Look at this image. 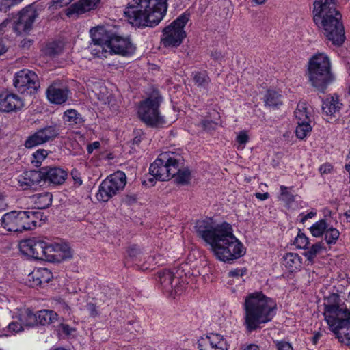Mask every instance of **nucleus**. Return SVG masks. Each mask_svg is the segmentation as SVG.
Masks as SVG:
<instances>
[{
    "label": "nucleus",
    "instance_id": "59",
    "mask_svg": "<svg viewBox=\"0 0 350 350\" xmlns=\"http://www.w3.org/2000/svg\"><path fill=\"white\" fill-rule=\"evenodd\" d=\"M243 350H260V349L257 345L251 344V345L247 346Z\"/></svg>",
    "mask_w": 350,
    "mask_h": 350
},
{
    "label": "nucleus",
    "instance_id": "6",
    "mask_svg": "<svg viewBox=\"0 0 350 350\" xmlns=\"http://www.w3.org/2000/svg\"><path fill=\"white\" fill-rule=\"evenodd\" d=\"M324 305L327 324L341 342L350 345V310L343 304H330L329 299Z\"/></svg>",
    "mask_w": 350,
    "mask_h": 350
},
{
    "label": "nucleus",
    "instance_id": "15",
    "mask_svg": "<svg viewBox=\"0 0 350 350\" xmlns=\"http://www.w3.org/2000/svg\"><path fill=\"white\" fill-rule=\"evenodd\" d=\"M38 13L32 6H27L22 9L14 19L13 30L17 35L28 33L33 27V25Z\"/></svg>",
    "mask_w": 350,
    "mask_h": 350
},
{
    "label": "nucleus",
    "instance_id": "30",
    "mask_svg": "<svg viewBox=\"0 0 350 350\" xmlns=\"http://www.w3.org/2000/svg\"><path fill=\"white\" fill-rule=\"evenodd\" d=\"M91 42H109L111 36L103 26L92 27L90 30Z\"/></svg>",
    "mask_w": 350,
    "mask_h": 350
},
{
    "label": "nucleus",
    "instance_id": "55",
    "mask_svg": "<svg viewBox=\"0 0 350 350\" xmlns=\"http://www.w3.org/2000/svg\"><path fill=\"white\" fill-rule=\"evenodd\" d=\"M332 167L330 164H323L320 166L319 171L321 174H327L330 172Z\"/></svg>",
    "mask_w": 350,
    "mask_h": 350
},
{
    "label": "nucleus",
    "instance_id": "21",
    "mask_svg": "<svg viewBox=\"0 0 350 350\" xmlns=\"http://www.w3.org/2000/svg\"><path fill=\"white\" fill-rule=\"evenodd\" d=\"M46 96L49 102L60 105L65 103L68 96V89L59 81H54L46 90Z\"/></svg>",
    "mask_w": 350,
    "mask_h": 350
},
{
    "label": "nucleus",
    "instance_id": "57",
    "mask_svg": "<svg viewBox=\"0 0 350 350\" xmlns=\"http://www.w3.org/2000/svg\"><path fill=\"white\" fill-rule=\"evenodd\" d=\"M7 208V203L5 201L4 196L0 193V211H4Z\"/></svg>",
    "mask_w": 350,
    "mask_h": 350
},
{
    "label": "nucleus",
    "instance_id": "49",
    "mask_svg": "<svg viewBox=\"0 0 350 350\" xmlns=\"http://www.w3.org/2000/svg\"><path fill=\"white\" fill-rule=\"evenodd\" d=\"M23 0H1L0 10L6 12L10 7L18 4Z\"/></svg>",
    "mask_w": 350,
    "mask_h": 350
},
{
    "label": "nucleus",
    "instance_id": "19",
    "mask_svg": "<svg viewBox=\"0 0 350 350\" xmlns=\"http://www.w3.org/2000/svg\"><path fill=\"white\" fill-rule=\"evenodd\" d=\"M58 134V129L55 126H48L38 130L33 134L29 136L24 145L27 148H32L36 146L53 140Z\"/></svg>",
    "mask_w": 350,
    "mask_h": 350
},
{
    "label": "nucleus",
    "instance_id": "1",
    "mask_svg": "<svg viewBox=\"0 0 350 350\" xmlns=\"http://www.w3.org/2000/svg\"><path fill=\"white\" fill-rule=\"evenodd\" d=\"M195 228L219 260L228 262L244 255L245 247L234 235L230 224L224 222L214 226L211 221L200 220L196 222Z\"/></svg>",
    "mask_w": 350,
    "mask_h": 350
},
{
    "label": "nucleus",
    "instance_id": "24",
    "mask_svg": "<svg viewBox=\"0 0 350 350\" xmlns=\"http://www.w3.org/2000/svg\"><path fill=\"white\" fill-rule=\"evenodd\" d=\"M100 0H79L66 9V15L69 17L74 14L80 15L97 7Z\"/></svg>",
    "mask_w": 350,
    "mask_h": 350
},
{
    "label": "nucleus",
    "instance_id": "4",
    "mask_svg": "<svg viewBox=\"0 0 350 350\" xmlns=\"http://www.w3.org/2000/svg\"><path fill=\"white\" fill-rule=\"evenodd\" d=\"M276 303L260 292L248 294L243 303V319L246 329L252 332L260 325L271 321L275 314Z\"/></svg>",
    "mask_w": 350,
    "mask_h": 350
},
{
    "label": "nucleus",
    "instance_id": "7",
    "mask_svg": "<svg viewBox=\"0 0 350 350\" xmlns=\"http://www.w3.org/2000/svg\"><path fill=\"white\" fill-rule=\"evenodd\" d=\"M324 305L327 324L341 342L350 345V310L343 304H330L329 299Z\"/></svg>",
    "mask_w": 350,
    "mask_h": 350
},
{
    "label": "nucleus",
    "instance_id": "28",
    "mask_svg": "<svg viewBox=\"0 0 350 350\" xmlns=\"http://www.w3.org/2000/svg\"><path fill=\"white\" fill-rule=\"evenodd\" d=\"M88 49L92 55L98 58H107L111 55L109 42H90Z\"/></svg>",
    "mask_w": 350,
    "mask_h": 350
},
{
    "label": "nucleus",
    "instance_id": "17",
    "mask_svg": "<svg viewBox=\"0 0 350 350\" xmlns=\"http://www.w3.org/2000/svg\"><path fill=\"white\" fill-rule=\"evenodd\" d=\"M47 242L38 238H31L21 241L19 243L21 252L35 259L44 260L45 248Z\"/></svg>",
    "mask_w": 350,
    "mask_h": 350
},
{
    "label": "nucleus",
    "instance_id": "62",
    "mask_svg": "<svg viewBox=\"0 0 350 350\" xmlns=\"http://www.w3.org/2000/svg\"><path fill=\"white\" fill-rule=\"evenodd\" d=\"M62 329L63 331L66 333L67 334H69L70 332V328H69V326L68 325H62Z\"/></svg>",
    "mask_w": 350,
    "mask_h": 350
},
{
    "label": "nucleus",
    "instance_id": "60",
    "mask_svg": "<svg viewBox=\"0 0 350 350\" xmlns=\"http://www.w3.org/2000/svg\"><path fill=\"white\" fill-rule=\"evenodd\" d=\"M7 51V49L5 48V45L3 44V42L1 40H0V56L5 53Z\"/></svg>",
    "mask_w": 350,
    "mask_h": 350
},
{
    "label": "nucleus",
    "instance_id": "34",
    "mask_svg": "<svg viewBox=\"0 0 350 350\" xmlns=\"http://www.w3.org/2000/svg\"><path fill=\"white\" fill-rule=\"evenodd\" d=\"M31 199L36 208L44 209L51 204L53 197L50 193L45 192L33 195Z\"/></svg>",
    "mask_w": 350,
    "mask_h": 350
},
{
    "label": "nucleus",
    "instance_id": "64",
    "mask_svg": "<svg viewBox=\"0 0 350 350\" xmlns=\"http://www.w3.org/2000/svg\"><path fill=\"white\" fill-rule=\"evenodd\" d=\"M267 0H252V2H254V3L257 4V5H261V4H263L264 3H265Z\"/></svg>",
    "mask_w": 350,
    "mask_h": 350
},
{
    "label": "nucleus",
    "instance_id": "16",
    "mask_svg": "<svg viewBox=\"0 0 350 350\" xmlns=\"http://www.w3.org/2000/svg\"><path fill=\"white\" fill-rule=\"evenodd\" d=\"M44 260L52 262H60L70 259L72 252L68 244L64 242L47 243L45 248Z\"/></svg>",
    "mask_w": 350,
    "mask_h": 350
},
{
    "label": "nucleus",
    "instance_id": "14",
    "mask_svg": "<svg viewBox=\"0 0 350 350\" xmlns=\"http://www.w3.org/2000/svg\"><path fill=\"white\" fill-rule=\"evenodd\" d=\"M13 83L21 94H34L39 87L37 75L27 69L21 70L15 74Z\"/></svg>",
    "mask_w": 350,
    "mask_h": 350
},
{
    "label": "nucleus",
    "instance_id": "33",
    "mask_svg": "<svg viewBox=\"0 0 350 350\" xmlns=\"http://www.w3.org/2000/svg\"><path fill=\"white\" fill-rule=\"evenodd\" d=\"M192 79L195 85L206 93L208 92V88L211 83V79L205 71H196L192 73Z\"/></svg>",
    "mask_w": 350,
    "mask_h": 350
},
{
    "label": "nucleus",
    "instance_id": "36",
    "mask_svg": "<svg viewBox=\"0 0 350 350\" xmlns=\"http://www.w3.org/2000/svg\"><path fill=\"white\" fill-rule=\"evenodd\" d=\"M145 258V256H142L141 251L138 247L132 246L128 250L126 263L129 264L131 262L137 267H139L140 262Z\"/></svg>",
    "mask_w": 350,
    "mask_h": 350
},
{
    "label": "nucleus",
    "instance_id": "51",
    "mask_svg": "<svg viewBox=\"0 0 350 350\" xmlns=\"http://www.w3.org/2000/svg\"><path fill=\"white\" fill-rule=\"evenodd\" d=\"M201 124L204 130L211 131L215 129L217 122L206 119L201 122Z\"/></svg>",
    "mask_w": 350,
    "mask_h": 350
},
{
    "label": "nucleus",
    "instance_id": "22",
    "mask_svg": "<svg viewBox=\"0 0 350 350\" xmlns=\"http://www.w3.org/2000/svg\"><path fill=\"white\" fill-rule=\"evenodd\" d=\"M23 106L21 98L14 94H0V111L10 112L21 109Z\"/></svg>",
    "mask_w": 350,
    "mask_h": 350
},
{
    "label": "nucleus",
    "instance_id": "45",
    "mask_svg": "<svg viewBox=\"0 0 350 350\" xmlns=\"http://www.w3.org/2000/svg\"><path fill=\"white\" fill-rule=\"evenodd\" d=\"M291 188L284 185L280 186L281 200L291 203L295 200V196L291 192Z\"/></svg>",
    "mask_w": 350,
    "mask_h": 350
},
{
    "label": "nucleus",
    "instance_id": "50",
    "mask_svg": "<svg viewBox=\"0 0 350 350\" xmlns=\"http://www.w3.org/2000/svg\"><path fill=\"white\" fill-rule=\"evenodd\" d=\"M24 326L21 323L12 322L8 325V332L10 333H18L22 332Z\"/></svg>",
    "mask_w": 350,
    "mask_h": 350
},
{
    "label": "nucleus",
    "instance_id": "41",
    "mask_svg": "<svg viewBox=\"0 0 350 350\" xmlns=\"http://www.w3.org/2000/svg\"><path fill=\"white\" fill-rule=\"evenodd\" d=\"M328 226L325 220L321 219L310 228V231L313 237H319L325 234Z\"/></svg>",
    "mask_w": 350,
    "mask_h": 350
},
{
    "label": "nucleus",
    "instance_id": "27",
    "mask_svg": "<svg viewBox=\"0 0 350 350\" xmlns=\"http://www.w3.org/2000/svg\"><path fill=\"white\" fill-rule=\"evenodd\" d=\"M342 105L337 96H328L323 102L322 110L327 116L332 118L340 111Z\"/></svg>",
    "mask_w": 350,
    "mask_h": 350
},
{
    "label": "nucleus",
    "instance_id": "29",
    "mask_svg": "<svg viewBox=\"0 0 350 350\" xmlns=\"http://www.w3.org/2000/svg\"><path fill=\"white\" fill-rule=\"evenodd\" d=\"M295 117L297 122H312V110L306 103L300 102L297 104L295 111Z\"/></svg>",
    "mask_w": 350,
    "mask_h": 350
},
{
    "label": "nucleus",
    "instance_id": "18",
    "mask_svg": "<svg viewBox=\"0 0 350 350\" xmlns=\"http://www.w3.org/2000/svg\"><path fill=\"white\" fill-rule=\"evenodd\" d=\"M229 347L227 338L215 333L202 336L198 340L199 350H228Z\"/></svg>",
    "mask_w": 350,
    "mask_h": 350
},
{
    "label": "nucleus",
    "instance_id": "58",
    "mask_svg": "<svg viewBox=\"0 0 350 350\" xmlns=\"http://www.w3.org/2000/svg\"><path fill=\"white\" fill-rule=\"evenodd\" d=\"M255 196L256 198L260 200H267L269 196V194L268 193H256L255 194Z\"/></svg>",
    "mask_w": 350,
    "mask_h": 350
},
{
    "label": "nucleus",
    "instance_id": "12",
    "mask_svg": "<svg viewBox=\"0 0 350 350\" xmlns=\"http://www.w3.org/2000/svg\"><path fill=\"white\" fill-rule=\"evenodd\" d=\"M34 213L29 211H12L1 217V226L10 232H21L36 226Z\"/></svg>",
    "mask_w": 350,
    "mask_h": 350
},
{
    "label": "nucleus",
    "instance_id": "31",
    "mask_svg": "<svg viewBox=\"0 0 350 350\" xmlns=\"http://www.w3.org/2000/svg\"><path fill=\"white\" fill-rule=\"evenodd\" d=\"M17 317L24 327H31L36 325V314H33L29 308H20Z\"/></svg>",
    "mask_w": 350,
    "mask_h": 350
},
{
    "label": "nucleus",
    "instance_id": "56",
    "mask_svg": "<svg viewBox=\"0 0 350 350\" xmlns=\"http://www.w3.org/2000/svg\"><path fill=\"white\" fill-rule=\"evenodd\" d=\"M88 310L90 311V313L92 316H96L98 314L96 306L92 303H88L87 305Z\"/></svg>",
    "mask_w": 350,
    "mask_h": 350
},
{
    "label": "nucleus",
    "instance_id": "44",
    "mask_svg": "<svg viewBox=\"0 0 350 350\" xmlns=\"http://www.w3.org/2000/svg\"><path fill=\"white\" fill-rule=\"evenodd\" d=\"M245 270L241 268H237L234 269L229 271L228 276L232 278L228 282L229 284H232L235 282H237L238 283H241L243 282V280L242 279V276L245 274Z\"/></svg>",
    "mask_w": 350,
    "mask_h": 350
},
{
    "label": "nucleus",
    "instance_id": "8",
    "mask_svg": "<svg viewBox=\"0 0 350 350\" xmlns=\"http://www.w3.org/2000/svg\"><path fill=\"white\" fill-rule=\"evenodd\" d=\"M179 155L173 152H165L150 166V174L158 180L165 181L175 176L179 163Z\"/></svg>",
    "mask_w": 350,
    "mask_h": 350
},
{
    "label": "nucleus",
    "instance_id": "3",
    "mask_svg": "<svg viewBox=\"0 0 350 350\" xmlns=\"http://www.w3.org/2000/svg\"><path fill=\"white\" fill-rule=\"evenodd\" d=\"M167 10V0H132L124 14L133 26L154 27L163 18Z\"/></svg>",
    "mask_w": 350,
    "mask_h": 350
},
{
    "label": "nucleus",
    "instance_id": "39",
    "mask_svg": "<svg viewBox=\"0 0 350 350\" xmlns=\"http://www.w3.org/2000/svg\"><path fill=\"white\" fill-rule=\"evenodd\" d=\"M281 94L274 90H268L265 97V104L269 107H277L282 104Z\"/></svg>",
    "mask_w": 350,
    "mask_h": 350
},
{
    "label": "nucleus",
    "instance_id": "9",
    "mask_svg": "<svg viewBox=\"0 0 350 350\" xmlns=\"http://www.w3.org/2000/svg\"><path fill=\"white\" fill-rule=\"evenodd\" d=\"M158 278L162 288L171 296L180 295L188 284V278L183 267L161 271L158 273Z\"/></svg>",
    "mask_w": 350,
    "mask_h": 350
},
{
    "label": "nucleus",
    "instance_id": "25",
    "mask_svg": "<svg viewBox=\"0 0 350 350\" xmlns=\"http://www.w3.org/2000/svg\"><path fill=\"white\" fill-rule=\"evenodd\" d=\"M51 272L46 268H36L28 275L29 285L31 287L42 286L48 283L52 278Z\"/></svg>",
    "mask_w": 350,
    "mask_h": 350
},
{
    "label": "nucleus",
    "instance_id": "48",
    "mask_svg": "<svg viewBox=\"0 0 350 350\" xmlns=\"http://www.w3.org/2000/svg\"><path fill=\"white\" fill-rule=\"evenodd\" d=\"M249 141V136L246 131H240L236 137L238 148L243 149Z\"/></svg>",
    "mask_w": 350,
    "mask_h": 350
},
{
    "label": "nucleus",
    "instance_id": "53",
    "mask_svg": "<svg viewBox=\"0 0 350 350\" xmlns=\"http://www.w3.org/2000/svg\"><path fill=\"white\" fill-rule=\"evenodd\" d=\"M100 142L98 141L94 142L88 145L87 150L89 154H91L93 152L94 150H97L100 147Z\"/></svg>",
    "mask_w": 350,
    "mask_h": 350
},
{
    "label": "nucleus",
    "instance_id": "11",
    "mask_svg": "<svg viewBox=\"0 0 350 350\" xmlns=\"http://www.w3.org/2000/svg\"><path fill=\"white\" fill-rule=\"evenodd\" d=\"M189 20V14L183 13L163 30L161 41L165 47L176 48L186 37L184 27Z\"/></svg>",
    "mask_w": 350,
    "mask_h": 350
},
{
    "label": "nucleus",
    "instance_id": "63",
    "mask_svg": "<svg viewBox=\"0 0 350 350\" xmlns=\"http://www.w3.org/2000/svg\"><path fill=\"white\" fill-rule=\"evenodd\" d=\"M142 137L140 136H135V138L133 139V144L138 145L140 143Z\"/></svg>",
    "mask_w": 350,
    "mask_h": 350
},
{
    "label": "nucleus",
    "instance_id": "54",
    "mask_svg": "<svg viewBox=\"0 0 350 350\" xmlns=\"http://www.w3.org/2000/svg\"><path fill=\"white\" fill-rule=\"evenodd\" d=\"M315 215H316V212H312V211H311L306 215H304V213H301L299 215L300 221L304 224L307 219L312 218Z\"/></svg>",
    "mask_w": 350,
    "mask_h": 350
},
{
    "label": "nucleus",
    "instance_id": "47",
    "mask_svg": "<svg viewBox=\"0 0 350 350\" xmlns=\"http://www.w3.org/2000/svg\"><path fill=\"white\" fill-rule=\"evenodd\" d=\"M308 244L309 239L304 233L299 232L295 239L294 245L299 248L306 250Z\"/></svg>",
    "mask_w": 350,
    "mask_h": 350
},
{
    "label": "nucleus",
    "instance_id": "5",
    "mask_svg": "<svg viewBox=\"0 0 350 350\" xmlns=\"http://www.w3.org/2000/svg\"><path fill=\"white\" fill-rule=\"evenodd\" d=\"M306 76L310 85L319 92H324L334 80L331 60L324 53H318L308 60Z\"/></svg>",
    "mask_w": 350,
    "mask_h": 350
},
{
    "label": "nucleus",
    "instance_id": "40",
    "mask_svg": "<svg viewBox=\"0 0 350 350\" xmlns=\"http://www.w3.org/2000/svg\"><path fill=\"white\" fill-rule=\"evenodd\" d=\"M310 123L311 122H297L295 133L299 139H303L310 133L312 131Z\"/></svg>",
    "mask_w": 350,
    "mask_h": 350
},
{
    "label": "nucleus",
    "instance_id": "26",
    "mask_svg": "<svg viewBox=\"0 0 350 350\" xmlns=\"http://www.w3.org/2000/svg\"><path fill=\"white\" fill-rule=\"evenodd\" d=\"M42 180V174L41 171H27L18 177V184L23 189L40 184Z\"/></svg>",
    "mask_w": 350,
    "mask_h": 350
},
{
    "label": "nucleus",
    "instance_id": "46",
    "mask_svg": "<svg viewBox=\"0 0 350 350\" xmlns=\"http://www.w3.org/2000/svg\"><path fill=\"white\" fill-rule=\"evenodd\" d=\"M175 175L176 182L180 184H186L190 180V172L188 170H179L178 167Z\"/></svg>",
    "mask_w": 350,
    "mask_h": 350
},
{
    "label": "nucleus",
    "instance_id": "37",
    "mask_svg": "<svg viewBox=\"0 0 350 350\" xmlns=\"http://www.w3.org/2000/svg\"><path fill=\"white\" fill-rule=\"evenodd\" d=\"M323 249V243L322 242H318L313 244L310 247H307L304 253V255L306 258V260L309 263L312 264L314 262L317 255L319 254Z\"/></svg>",
    "mask_w": 350,
    "mask_h": 350
},
{
    "label": "nucleus",
    "instance_id": "13",
    "mask_svg": "<svg viewBox=\"0 0 350 350\" xmlns=\"http://www.w3.org/2000/svg\"><path fill=\"white\" fill-rule=\"evenodd\" d=\"M126 175L123 172L118 171L109 176L100 183L96 198L100 202H107L113 196L122 191L126 185Z\"/></svg>",
    "mask_w": 350,
    "mask_h": 350
},
{
    "label": "nucleus",
    "instance_id": "43",
    "mask_svg": "<svg viewBox=\"0 0 350 350\" xmlns=\"http://www.w3.org/2000/svg\"><path fill=\"white\" fill-rule=\"evenodd\" d=\"M47 155V150L44 149H38L32 154V164L35 167H40L42 165V161L46 158Z\"/></svg>",
    "mask_w": 350,
    "mask_h": 350
},
{
    "label": "nucleus",
    "instance_id": "20",
    "mask_svg": "<svg viewBox=\"0 0 350 350\" xmlns=\"http://www.w3.org/2000/svg\"><path fill=\"white\" fill-rule=\"evenodd\" d=\"M111 55L130 56L135 51V46L128 37L112 35L109 40Z\"/></svg>",
    "mask_w": 350,
    "mask_h": 350
},
{
    "label": "nucleus",
    "instance_id": "61",
    "mask_svg": "<svg viewBox=\"0 0 350 350\" xmlns=\"http://www.w3.org/2000/svg\"><path fill=\"white\" fill-rule=\"evenodd\" d=\"M30 44H31L30 40H23L21 42V46L23 48L28 47L30 45Z\"/></svg>",
    "mask_w": 350,
    "mask_h": 350
},
{
    "label": "nucleus",
    "instance_id": "23",
    "mask_svg": "<svg viewBox=\"0 0 350 350\" xmlns=\"http://www.w3.org/2000/svg\"><path fill=\"white\" fill-rule=\"evenodd\" d=\"M42 179L54 185H61L66 179L68 172L60 167H46L42 168Z\"/></svg>",
    "mask_w": 350,
    "mask_h": 350
},
{
    "label": "nucleus",
    "instance_id": "10",
    "mask_svg": "<svg viewBox=\"0 0 350 350\" xmlns=\"http://www.w3.org/2000/svg\"><path fill=\"white\" fill-rule=\"evenodd\" d=\"M161 100L158 96L149 97L139 105L137 115L147 126L160 127L166 124L164 117L159 111Z\"/></svg>",
    "mask_w": 350,
    "mask_h": 350
},
{
    "label": "nucleus",
    "instance_id": "42",
    "mask_svg": "<svg viewBox=\"0 0 350 350\" xmlns=\"http://www.w3.org/2000/svg\"><path fill=\"white\" fill-rule=\"evenodd\" d=\"M324 234L326 243L332 245L336 243L339 237L340 232L336 228L328 226Z\"/></svg>",
    "mask_w": 350,
    "mask_h": 350
},
{
    "label": "nucleus",
    "instance_id": "35",
    "mask_svg": "<svg viewBox=\"0 0 350 350\" xmlns=\"http://www.w3.org/2000/svg\"><path fill=\"white\" fill-rule=\"evenodd\" d=\"M57 319V314L53 310H42L36 313V324L42 325L54 323Z\"/></svg>",
    "mask_w": 350,
    "mask_h": 350
},
{
    "label": "nucleus",
    "instance_id": "38",
    "mask_svg": "<svg viewBox=\"0 0 350 350\" xmlns=\"http://www.w3.org/2000/svg\"><path fill=\"white\" fill-rule=\"evenodd\" d=\"M64 120L70 125L81 124L83 122V119L75 109H68L64 113Z\"/></svg>",
    "mask_w": 350,
    "mask_h": 350
},
{
    "label": "nucleus",
    "instance_id": "2",
    "mask_svg": "<svg viewBox=\"0 0 350 350\" xmlns=\"http://www.w3.org/2000/svg\"><path fill=\"white\" fill-rule=\"evenodd\" d=\"M336 0H315L313 19L328 40L340 46L345 39L341 14L336 8Z\"/></svg>",
    "mask_w": 350,
    "mask_h": 350
},
{
    "label": "nucleus",
    "instance_id": "52",
    "mask_svg": "<svg viewBox=\"0 0 350 350\" xmlns=\"http://www.w3.org/2000/svg\"><path fill=\"white\" fill-rule=\"evenodd\" d=\"M275 346L277 350H293L291 344L284 340L276 341Z\"/></svg>",
    "mask_w": 350,
    "mask_h": 350
},
{
    "label": "nucleus",
    "instance_id": "32",
    "mask_svg": "<svg viewBox=\"0 0 350 350\" xmlns=\"http://www.w3.org/2000/svg\"><path fill=\"white\" fill-rule=\"evenodd\" d=\"M301 264V258L296 253H287L283 257V265L291 272L299 269Z\"/></svg>",
    "mask_w": 350,
    "mask_h": 350
}]
</instances>
